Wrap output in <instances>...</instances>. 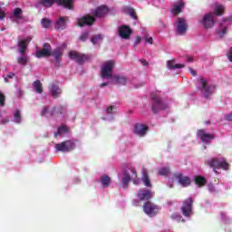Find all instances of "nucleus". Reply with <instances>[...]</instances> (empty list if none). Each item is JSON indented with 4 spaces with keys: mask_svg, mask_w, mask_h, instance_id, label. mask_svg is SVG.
<instances>
[{
    "mask_svg": "<svg viewBox=\"0 0 232 232\" xmlns=\"http://www.w3.org/2000/svg\"><path fill=\"white\" fill-rule=\"evenodd\" d=\"M145 43H148L149 44H153V38L151 36L146 35L144 37Z\"/></svg>",
    "mask_w": 232,
    "mask_h": 232,
    "instance_id": "a18cd8bd",
    "label": "nucleus"
},
{
    "mask_svg": "<svg viewBox=\"0 0 232 232\" xmlns=\"http://www.w3.org/2000/svg\"><path fill=\"white\" fill-rule=\"evenodd\" d=\"M208 166L213 168L215 173H217V169H227L229 168V164L226 162V159L224 158H213L208 160Z\"/></svg>",
    "mask_w": 232,
    "mask_h": 232,
    "instance_id": "39448f33",
    "label": "nucleus"
},
{
    "mask_svg": "<svg viewBox=\"0 0 232 232\" xmlns=\"http://www.w3.org/2000/svg\"><path fill=\"white\" fill-rule=\"evenodd\" d=\"M160 210V208L151 202H147L143 205V211L146 215H148V217H155Z\"/></svg>",
    "mask_w": 232,
    "mask_h": 232,
    "instance_id": "9d476101",
    "label": "nucleus"
},
{
    "mask_svg": "<svg viewBox=\"0 0 232 232\" xmlns=\"http://www.w3.org/2000/svg\"><path fill=\"white\" fill-rule=\"evenodd\" d=\"M0 106H5V95L0 93Z\"/></svg>",
    "mask_w": 232,
    "mask_h": 232,
    "instance_id": "09e8293b",
    "label": "nucleus"
},
{
    "mask_svg": "<svg viewBox=\"0 0 232 232\" xmlns=\"http://www.w3.org/2000/svg\"><path fill=\"white\" fill-rule=\"evenodd\" d=\"M227 32V27H224L223 29H221L220 31H218V34L220 35H224V34H226Z\"/></svg>",
    "mask_w": 232,
    "mask_h": 232,
    "instance_id": "603ef678",
    "label": "nucleus"
},
{
    "mask_svg": "<svg viewBox=\"0 0 232 232\" xmlns=\"http://www.w3.org/2000/svg\"><path fill=\"white\" fill-rule=\"evenodd\" d=\"M133 204H134V206H138V204H137V203H135V202H133Z\"/></svg>",
    "mask_w": 232,
    "mask_h": 232,
    "instance_id": "0e129e2a",
    "label": "nucleus"
},
{
    "mask_svg": "<svg viewBox=\"0 0 232 232\" xmlns=\"http://www.w3.org/2000/svg\"><path fill=\"white\" fill-rule=\"evenodd\" d=\"M221 220H223L224 224H231V218L226 212H221Z\"/></svg>",
    "mask_w": 232,
    "mask_h": 232,
    "instance_id": "c9c22d12",
    "label": "nucleus"
},
{
    "mask_svg": "<svg viewBox=\"0 0 232 232\" xmlns=\"http://www.w3.org/2000/svg\"><path fill=\"white\" fill-rule=\"evenodd\" d=\"M128 82V79L124 76H120V75H114L112 77V84H126Z\"/></svg>",
    "mask_w": 232,
    "mask_h": 232,
    "instance_id": "393cba45",
    "label": "nucleus"
},
{
    "mask_svg": "<svg viewBox=\"0 0 232 232\" xmlns=\"http://www.w3.org/2000/svg\"><path fill=\"white\" fill-rule=\"evenodd\" d=\"M104 86H108V83L103 82V83L101 84V87H102V88H104Z\"/></svg>",
    "mask_w": 232,
    "mask_h": 232,
    "instance_id": "bf43d9fd",
    "label": "nucleus"
},
{
    "mask_svg": "<svg viewBox=\"0 0 232 232\" xmlns=\"http://www.w3.org/2000/svg\"><path fill=\"white\" fill-rule=\"evenodd\" d=\"M226 7L220 4L214 6V13L206 14L202 20L199 22L203 28H212L215 26V15H224Z\"/></svg>",
    "mask_w": 232,
    "mask_h": 232,
    "instance_id": "f257e3e1",
    "label": "nucleus"
},
{
    "mask_svg": "<svg viewBox=\"0 0 232 232\" xmlns=\"http://www.w3.org/2000/svg\"><path fill=\"white\" fill-rule=\"evenodd\" d=\"M151 99L153 101L152 103V111L154 113H159L160 110H165L166 109V103L162 102L160 99V94L159 92H153L151 94Z\"/></svg>",
    "mask_w": 232,
    "mask_h": 232,
    "instance_id": "423d86ee",
    "label": "nucleus"
},
{
    "mask_svg": "<svg viewBox=\"0 0 232 232\" xmlns=\"http://www.w3.org/2000/svg\"><path fill=\"white\" fill-rule=\"evenodd\" d=\"M227 59L230 63H232V47L230 48V51L227 53Z\"/></svg>",
    "mask_w": 232,
    "mask_h": 232,
    "instance_id": "3c124183",
    "label": "nucleus"
},
{
    "mask_svg": "<svg viewBox=\"0 0 232 232\" xmlns=\"http://www.w3.org/2000/svg\"><path fill=\"white\" fill-rule=\"evenodd\" d=\"M181 212L186 218H189L193 215V198H188L183 202Z\"/></svg>",
    "mask_w": 232,
    "mask_h": 232,
    "instance_id": "1a4fd4ad",
    "label": "nucleus"
},
{
    "mask_svg": "<svg viewBox=\"0 0 232 232\" xmlns=\"http://www.w3.org/2000/svg\"><path fill=\"white\" fill-rule=\"evenodd\" d=\"M106 14H108V7L106 5H102L93 12V14L95 15V17H99V18L104 17Z\"/></svg>",
    "mask_w": 232,
    "mask_h": 232,
    "instance_id": "5701e85b",
    "label": "nucleus"
},
{
    "mask_svg": "<svg viewBox=\"0 0 232 232\" xmlns=\"http://www.w3.org/2000/svg\"><path fill=\"white\" fill-rule=\"evenodd\" d=\"M101 182L103 188H108L110 186L111 179H110L109 176H103L101 179Z\"/></svg>",
    "mask_w": 232,
    "mask_h": 232,
    "instance_id": "f704fd0d",
    "label": "nucleus"
},
{
    "mask_svg": "<svg viewBox=\"0 0 232 232\" xmlns=\"http://www.w3.org/2000/svg\"><path fill=\"white\" fill-rule=\"evenodd\" d=\"M93 23H95V18L90 14H87L78 19L77 24L78 26H92Z\"/></svg>",
    "mask_w": 232,
    "mask_h": 232,
    "instance_id": "f8f14e48",
    "label": "nucleus"
},
{
    "mask_svg": "<svg viewBox=\"0 0 232 232\" xmlns=\"http://www.w3.org/2000/svg\"><path fill=\"white\" fill-rule=\"evenodd\" d=\"M18 93L21 95V90L18 91Z\"/></svg>",
    "mask_w": 232,
    "mask_h": 232,
    "instance_id": "e2e57ef3",
    "label": "nucleus"
},
{
    "mask_svg": "<svg viewBox=\"0 0 232 232\" xmlns=\"http://www.w3.org/2000/svg\"><path fill=\"white\" fill-rule=\"evenodd\" d=\"M66 23H68V17L61 16L60 19L55 23L54 28L56 30H64V28H66Z\"/></svg>",
    "mask_w": 232,
    "mask_h": 232,
    "instance_id": "412c9836",
    "label": "nucleus"
},
{
    "mask_svg": "<svg viewBox=\"0 0 232 232\" xmlns=\"http://www.w3.org/2000/svg\"><path fill=\"white\" fill-rule=\"evenodd\" d=\"M127 14H129L132 19H137V14H135V10L133 8H128Z\"/></svg>",
    "mask_w": 232,
    "mask_h": 232,
    "instance_id": "37998d69",
    "label": "nucleus"
},
{
    "mask_svg": "<svg viewBox=\"0 0 232 232\" xmlns=\"http://www.w3.org/2000/svg\"><path fill=\"white\" fill-rule=\"evenodd\" d=\"M142 41V38L140 36H136V39L134 41V46H137V44H140Z\"/></svg>",
    "mask_w": 232,
    "mask_h": 232,
    "instance_id": "de8ad7c7",
    "label": "nucleus"
},
{
    "mask_svg": "<svg viewBox=\"0 0 232 232\" xmlns=\"http://www.w3.org/2000/svg\"><path fill=\"white\" fill-rule=\"evenodd\" d=\"M188 63H193V58L192 57H188Z\"/></svg>",
    "mask_w": 232,
    "mask_h": 232,
    "instance_id": "052dcab7",
    "label": "nucleus"
},
{
    "mask_svg": "<svg viewBox=\"0 0 232 232\" xmlns=\"http://www.w3.org/2000/svg\"><path fill=\"white\" fill-rule=\"evenodd\" d=\"M118 32L121 39H130L131 35V29L127 25L119 27Z\"/></svg>",
    "mask_w": 232,
    "mask_h": 232,
    "instance_id": "a211bd4d",
    "label": "nucleus"
},
{
    "mask_svg": "<svg viewBox=\"0 0 232 232\" xmlns=\"http://www.w3.org/2000/svg\"><path fill=\"white\" fill-rule=\"evenodd\" d=\"M140 63L143 66H148V62L145 60H140Z\"/></svg>",
    "mask_w": 232,
    "mask_h": 232,
    "instance_id": "4d7b16f0",
    "label": "nucleus"
},
{
    "mask_svg": "<svg viewBox=\"0 0 232 232\" xmlns=\"http://www.w3.org/2000/svg\"><path fill=\"white\" fill-rule=\"evenodd\" d=\"M188 32V22L184 18H178L176 22V34L178 35H184Z\"/></svg>",
    "mask_w": 232,
    "mask_h": 232,
    "instance_id": "9b49d317",
    "label": "nucleus"
},
{
    "mask_svg": "<svg viewBox=\"0 0 232 232\" xmlns=\"http://www.w3.org/2000/svg\"><path fill=\"white\" fill-rule=\"evenodd\" d=\"M131 176L128 170H123L122 175L119 177L120 180L121 181V188L126 189L128 188V183L130 180H133V184L137 185L140 183V180L135 179H137V170L135 169H130Z\"/></svg>",
    "mask_w": 232,
    "mask_h": 232,
    "instance_id": "f03ea898",
    "label": "nucleus"
},
{
    "mask_svg": "<svg viewBox=\"0 0 232 232\" xmlns=\"http://www.w3.org/2000/svg\"><path fill=\"white\" fill-rule=\"evenodd\" d=\"M6 17V13L5 11L0 10V21H3Z\"/></svg>",
    "mask_w": 232,
    "mask_h": 232,
    "instance_id": "8fccbe9b",
    "label": "nucleus"
},
{
    "mask_svg": "<svg viewBox=\"0 0 232 232\" xmlns=\"http://www.w3.org/2000/svg\"><path fill=\"white\" fill-rule=\"evenodd\" d=\"M30 41H32V37L29 36L24 40H20L18 41V47H19V52L21 53H24L25 50H26V46H28V43H30Z\"/></svg>",
    "mask_w": 232,
    "mask_h": 232,
    "instance_id": "4be33fe9",
    "label": "nucleus"
},
{
    "mask_svg": "<svg viewBox=\"0 0 232 232\" xmlns=\"http://www.w3.org/2000/svg\"><path fill=\"white\" fill-rule=\"evenodd\" d=\"M50 93L52 97H53L54 99H57V97L61 95V89L56 84H52L50 87Z\"/></svg>",
    "mask_w": 232,
    "mask_h": 232,
    "instance_id": "a878e982",
    "label": "nucleus"
},
{
    "mask_svg": "<svg viewBox=\"0 0 232 232\" xmlns=\"http://www.w3.org/2000/svg\"><path fill=\"white\" fill-rule=\"evenodd\" d=\"M167 68L169 70H179L180 68H184V64L175 63V60L167 61Z\"/></svg>",
    "mask_w": 232,
    "mask_h": 232,
    "instance_id": "b1692460",
    "label": "nucleus"
},
{
    "mask_svg": "<svg viewBox=\"0 0 232 232\" xmlns=\"http://www.w3.org/2000/svg\"><path fill=\"white\" fill-rule=\"evenodd\" d=\"M197 136L200 139L201 141L205 142V144H209L211 140H213V136L209 133H207L206 130H199L197 132Z\"/></svg>",
    "mask_w": 232,
    "mask_h": 232,
    "instance_id": "2eb2a0df",
    "label": "nucleus"
},
{
    "mask_svg": "<svg viewBox=\"0 0 232 232\" xmlns=\"http://www.w3.org/2000/svg\"><path fill=\"white\" fill-rule=\"evenodd\" d=\"M178 182L183 186V188H188L191 184V179L188 177L183 176L182 174H178L175 176Z\"/></svg>",
    "mask_w": 232,
    "mask_h": 232,
    "instance_id": "6ab92c4d",
    "label": "nucleus"
},
{
    "mask_svg": "<svg viewBox=\"0 0 232 232\" xmlns=\"http://www.w3.org/2000/svg\"><path fill=\"white\" fill-rule=\"evenodd\" d=\"M141 181L143 182L144 186H146V188H151V181L146 170H143L142 172Z\"/></svg>",
    "mask_w": 232,
    "mask_h": 232,
    "instance_id": "c85d7f7f",
    "label": "nucleus"
},
{
    "mask_svg": "<svg viewBox=\"0 0 232 232\" xmlns=\"http://www.w3.org/2000/svg\"><path fill=\"white\" fill-rule=\"evenodd\" d=\"M6 122H8V119H3L1 121V124H6Z\"/></svg>",
    "mask_w": 232,
    "mask_h": 232,
    "instance_id": "13d9d810",
    "label": "nucleus"
},
{
    "mask_svg": "<svg viewBox=\"0 0 232 232\" xmlns=\"http://www.w3.org/2000/svg\"><path fill=\"white\" fill-rule=\"evenodd\" d=\"M113 68H115V61L109 60L102 65L101 75L102 79L110 80L113 77Z\"/></svg>",
    "mask_w": 232,
    "mask_h": 232,
    "instance_id": "7ed1b4c3",
    "label": "nucleus"
},
{
    "mask_svg": "<svg viewBox=\"0 0 232 232\" xmlns=\"http://www.w3.org/2000/svg\"><path fill=\"white\" fill-rule=\"evenodd\" d=\"M17 63H18V64H22V66L26 65V63H28V56L22 55V56L18 57Z\"/></svg>",
    "mask_w": 232,
    "mask_h": 232,
    "instance_id": "4c0bfd02",
    "label": "nucleus"
},
{
    "mask_svg": "<svg viewBox=\"0 0 232 232\" xmlns=\"http://www.w3.org/2000/svg\"><path fill=\"white\" fill-rule=\"evenodd\" d=\"M208 191H209L210 193H215V186H213V185H208Z\"/></svg>",
    "mask_w": 232,
    "mask_h": 232,
    "instance_id": "864d4df0",
    "label": "nucleus"
},
{
    "mask_svg": "<svg viewBox=\"0 0 232 232\" xmlns=\"http://www.w3.org/2000/svg\"><path fill=\"white\" fill-rule=\"evenodd\" d=\"M184 6H185V4L182 1H179L174 4L172 13H174L175 14H180V12H182V10L184 9Z\"/></svg>",
    "mask_w": 232,
    "mask_h": 232,
    "instance_id": "bb28decb",
    "label": "nucleus"
},
{
    "mask_svg": "<svg viewBox=\"0 0 232 232\" xmlns=\"http://www.w3.org/2000/svg\"><path fill=\"white\" fill-rule=\"evenodd\" d=\"M172 220H175L176 222H186V220H184V218H182V216H180L179 214H173L171 216Z\"/></svg>",
    "mask_w": 232,
    "mask_h": 232,
    "instance_id": "ea45409f",
    "label": "nucleus"
},
{
    "mask_svg": "<svg viewBox=\"0 0 232 232\" xmlns=\"http://www.w3.org/2000/svg\"><path fill=\"white\" fill-rule=\"evenodd\" d=\"M117 107L110 106L105 110V116L102 117L103 121H112L113 113H117Z\"/></svg>",
    "mask_w": 232,
    "mask_h": 232,
    "instance_id": "aec40b11",
    "label": "nucleus"
},
{
    "mask_svg": "<svg viewBox=\"0 0 232 232\" xmlns=\"http://www.w3.org/2000/svg\"><path fill=\"white\" fill-rule=\"evenodd\" d=\"M195 183L200 188L206 184V179L202 176H196Z\"/></svg>",
    "mask_w": 232,
    "mask_h": 232,
    "instance_id": "72a5a7b5",
    "label": "nucleus"
},
{
    "mask_svg": "<svg viewBox=\"0 0 232 232\" xmlns=\"http://www.w3.org/2000/svg\"><path fill=\"white\" fill-rule=\"evenodd\" d=\"M159 175L164 176V175H169V168L163 167L159 169Z\"/></svg>",
    "mask_w": 232,
    "mask_h": 232,
    "instance_id": "79ce46f5",
    "label": "nucleus"
},
{
    "mask_svg": "<svg viewBox=\"0 0 232 232\" xmlns=\"http://www.w3.org/2000/svg\"><path fill=\"white\" fill-rule=\"evenodd\" d=\"M91 42L94 46H97V44H101L102 43V35L98 34L97 36H93L91 39Z\"/></svg>",
    "mask_w": 232,
    "mask_h": 232,
    "instance_id": "473e14b6",
    "label": "nucleus"
},
{
    "mask_svg": "<svg viewBox=\"0 0 232 232\" xmlns=\"http://www.w3.org/2000/svg\"><path fill=\"white\" fill-rule=\"evenodd\" d=\"M52 55V47L49 44H44L42 50L36 52V57L41 59V57H50Z\"/></svg>",
    "mask_w": 232,
    "mask_h": 232,
    "instance_id": "ddd939ff",
    "label": "nucleus"
},
{
    "mask_svg": "<svg viewBox=\"0 0 232 232\" xmlns=\"http://www.w3.org/2000/svg\"><path fill=\"white\" fill-rule=\"evenodd\" d=\"M70 131V129L66 125H62L58 128L57 132L54 133V137H61V135H66Z\"/></svg>",
    "mask_w": 232,
    "mask_h": 232,
    "instance_id": "cd10ccee",
    "label": "nucleus"
},
{
    "mask_svg": "<svg viewBox=\"0 0 232 232\" xmlns=\"http://www.w3.org/2000/svg\"><path fill=\"white\" fill-rule=\"evenodd\" d=\"M153 192H151V190H148V189H140L138 191V198L140 200H150V198H153Z\"/></svg>",
    "mask_w": 232,
    "mask_h": 232,
    "instance_id": "f3484780",
    "label": "nucleus"
},
{
    "mask_svg": "<svg viewBox=\"0 0 232 232\" xmlns=\"http://www.w3.org/2000/svg\"><path fill=\"white\" fill-rule=\"evenodd\" d=\"M33 87L36 93H43V83H41V81L37 80L33 83Z\"/></svg>",
    "mask_w": 232,
    "mask_h": 232,
    "instance_id": "c756f323",
    "label": "nucleus"
},
{
    "mask_svg": "<svg viewBox=\"0 0 232 232\" xmlns=\"http://www.w3.org/2000/svg\"><path fill=\"white\" fill-rule=\"evenodd\" d=\"M41 24L44 28H49L50 24H52V21L48 18H44L42 19Z\"/></svg>",
    "mask_w": 232,
    "mask_h": 232,
    "instance_id": "a19ab883",
    "label": "nucleus"
},
{
    "mask_svg": "<svg viewBox=\"0 0 232 232\" xmlns=\"http://www.w3.org/2000/svg\"><path fill=\"white\" fill-rule=\"evenodd\" d=\"M41 115L43 117H48L49 115H53V111H50V109H48L47 107H44L42 109Z\"/></svg>",
    "mask_w": 232,
    "mask_h": 232,
    "instance_id": "58836bf2",
    "label": "nucleus"
},
{
    "mask_svg": "<svg viewBox=\"0 0 232 232\" xmlns=\"http://www.w3.org/2000/svg\"><path fill=\"white\" fill-rule=\"evenodd\" d=\"M226 121H232V115L231 114H227L225 116Z\"/></svg>",
    "mask_w": 232,
    "mask_h": 232,
    "instance_id": "6e6d98bb",
    "label": "nucleus"
},
{
    "mask_svg": "<svg viewBox=\"0 0 232 232\" xmlns=\"http://www.w3.org/2000/svg\"><path fill=\"white\" fill-rule=\"evenodd\" d=\"M14 77H15V74L14 73H13V72H10V73H8L5 78H4V80H5V82H9V79H14Z\"/></svg>",
    "mask_w": 232,
    "mask_h": 232,
    "instance_id": "c03bdc74",
    "label": "nucleus"
},
{
    "mask_svg": "<svg viewBox=\"0 0 232 232\" xmlns=\"http://www.w3.org/2000/svg\"><path fill=\"white\" fill-rule=\"evenodd\" d=\"M13 17H15L16 19H23V10H21V8H15L13 13Z\"/></svg>",
    "mask_w": 232,
    "mask_h": 232,
    "instance_id": "e433bc0d",
    "label": "nucleus"
},
{
    "mask_svg": "<svg viewBox=\"0 0 232 232\" xmlns=\"http://www.w3.org/2000/svg\"><path fill=\"white\" fill-rule=\"evenodd\" d=\"M198 82H199V86H200V90L203 97H206V99H208V97H209V95L213 93V90H214L213 86H210L209 81L205 78H200L198 80Z\"/></svg>",
    "mask_w": 232,
    "mask_h": 232,
    "instance_id": "0eeeda50",
    "label": "nucleus"
},
{
    "mask_svg": "<svg viewBox=\"0 0 232 232\" xmlns=\"http://www.w3.org/2000/svg\"><path fill=\"white\" fill-rule=\"evenodd\" d=\"M23 118L21 117V111L19 110L14 111V122L16 124H21Z\"/></svg>",
    "mask_w": 232,
    "mask_h": 232,
    "instance_id": "7c9ffc66",
    "label": "nucleus"
},
{
    "mask_svg": "<svg viewBox=\"0 0 232 232\" xmlns=\"http://www.w3.org/2000/svg\"><path fill=\"white\" fill-rule=\"evenodd\" d=\"M65 46H66L65 44H63V48H64Z\"/></svg>",
    "mask_w": 232,
    "mask_h": 232,
    "instance_id": "680f3d73",
    "label": "nucleus"
},
{
    "mask_svg": "<svg viewBox=\"0 0 232 232\" xmlns=\"http://www.w3.org/2000/svg\"><path fill=\"white\" fill-rule=\"evenodd\" d=\"M56 151H62L63 153H68V151H72L75 150V142L72 140H65L61 143H56L54 145Z\"/></svg>",
    "mask_w": 232,
    "mask_h": 232,
    "instance_id": "6e6552de",
    "label": "nucleus"
},
{
    "mask_svg": "<svg viewBox=\"0 0 232 232\" xmlns=\"http://www.w3.org/2000/svg\"><path fill=\"white\" fill-rule=\"evenodd\" d=\"M69 57L70 59L76 61V63H79L80 64H82V63H84V61L88 60V56H86L85 54L79 53L73 51H71L69 53Z\"/></svg>",
    "mask_w": 232,
    "mask_h": 232,
    "instance_id": "4468645a",
    "label": "nucleus"
},
{
    "mask_svg": "<svg viewBox=\"0 0 232 232\" xmlns=\"http://www.w3.org/2000/svg\"><path fill=\"white\" fill-rule=\"evenodd\" d=\"M53 55L55 59V61L59 63V61H61V56L63 55V47L56 49L53 52Z\"/></svg>",
    "mask_w": 232,
    "mask_h": 232,
    "instance_id": "2f4dec72",
    "label": "nucleus"
},
{
    "mask_svg": "<svg viewBox=\"0 0 232 232\" xmlns=\"http://www.w3.org/2000/svg\"><path fill=\"white\" fill-rule=\"evenodd\" d=\"M189 72L191 73V75H193V77H197V71H195L192 68H190L189 69Z\"/></svg>",
    "mask_w": 232,
    "mask_h": 232,
    "instance_id": "5fc2aeb1",
    "label": "nucleus"
},
{
    "mask_svg": "<svg viewBox=\"0 0 232 232\" xmlns=\"http://www.w3.org/2000/svg\"><path fill=\"white\" fill-rule=\"evenodd\" d=\"M134 133L139 137H144V135L148 133V126L141 123H136L134 126Z\"/></svg>",
    "mask_w": 232,
    "mask_h": 232,
    "instance_id": "dca6fc26",
    "label": "nucleus"
},
{
    "mask_svg": "<svg viewBox=\"0 0 232 232\" xmlns=\"http://www.w3.org/2000/svg\"><path fill=\"white\" fill-rule=\"evenodd\" d=\"M53 3H57L58 6H63V8H68V10L73 8V0H42L41 2L45 8H50Z\"/></svg>",
    "mask_w": 232,
    "mask_h": 232,
    "instance_id": "20e7f679",
    "label": "nucleus"
},
{
    "mask_svg": "<svg viewBox=\"0 0 232 232\" xmlns=\"http://www.w3.org/2000/svg\"><path fill=\"white\" fill-rule=\"evenodd\" d=\"M88 35H89V33L88 32H85L83 33L81 36H80V39L82 41H86V39L88 38Z\"/></svg>",
    "mask_w": 232,
    "mask_h": 232,
    "instance_id": "49530a36",
    "label": "nucleus"
}]
</instances>
